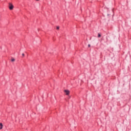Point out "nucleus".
Masks as SVG:
<instances>
[{
  "instance_id": "nucleus-1",
  "label": "nucleus",
  "mask_w": 131,
  "mask_h": 131,
  "mask_svg": "<svg viewBox=\"0 0 131 131\" xmlns=\"http://www.w3.org/2000/svg\"><path fill=\"white\" fill-rule=\"evenodd\" d=\"M9 8L10 10H13V9L14 8V6H13V5L12 4L10 3Z\"/></svg>"
},
{
  "instance_id": "nucleus-2",
  "label": "nucleus",
  "mask_w": 131,
  "mask_h": 131,
  "mask_svg": "<svg viewBox=\"0 0 131 131\" xmlns=\"http://www.w3.org/2000/svg\"><path fill=\"white\" fill-rule=\"evenodd\" d=\"M64 93H66L67 96H68L69 94H70V91H69V90H64Z\"/></svg>"
},
{
  "instance_id": "nucleus-3",
  "label": "nucleus",
  "mask_w": 131,
  "mask_h": 131,
  "mask_svg": "<svg viewBox=\"0 0 131 131\" xmlns=\"http://www.w3.org/2000/svg\"><path fill=\"white\" fill-rule=\"evenodd\" d=\"M0 129H3V123H0Z\"/></svg>"
},
{
  "instance_id": "nucleus-4",
  "label": "nucleus",
  "mask_w": 131,
  "mask_h": 131,
  "mask_svg": "<svg viewBox=\"0 0 131 131\" xmlns=\"http://www.w3.org/2000/svg\"><path fill=\"white\" fill-rule=\"evenodd\" d=\"M11 62H15V58H12Z\"/></svg>"
},
{
  "instance_id": "nucleus-5",
  "label": "nucleus",
  "mask_w": 131,
  "mask_h": 131,
  "mask_svg": "<svg viewBox=\"0 0 131 131\" xmlns=\"http://www.w3.org/2000/svg\"><path fill=\"white\" fill-rule=\"evenodd\" d=\"M59 29H60V27H56V29H57V30H59Z\"/></svg>"
},
{
  "instance_id": "nucleus-6",
  "label": "nucleus",
  "mask_w": 131,
  "mask_h": 131,
  "mask_svg": "<svg viewBox=\"0 0 131 131\" xmlns=\"http://www.w3.org/2000/svg\"><path fill=\"white\" fill-rule=\"evenodd\" d=\"M98 37H101V34H98Z\"/></svg>"
},
{
  "instance_id": "nucleus-7",
  "label": "nucleus",
  "mask_w": 131,
  "mask_h": 131,
  "mask_svg": "<svg viewBox=\"0 0 131 131\" xmlns=\"http://www.w3.org/2000/svg\"><path fill=\"white\" fill-rule=\"evenodd\" d=\"M22 56H23V57H24V56H25V54H24V53H23Z\"/></svg>"
},
{
  "instance_id": "nucleus-8",
  "label": "nucleus",
  "mask_w": 131,
  "mask_h": 131,
  "mask_svg": "<svg viewBox=\"0 0 131 131\" xmlns=\"http://www.w3.org/2000/svg\"><path fill=\"white\" fill-rule=\"evenodd\" d=\"M88 47H89V48H90V47H91V45L89 44V45H88Z\"/></svg>"
},
{
  "instance_id": "nucleus-9",
  "label": "nucleus",
  "mask_w": 131,
  "mask_h": 131,
  "mask_svg": "<svg viewBox=\"0 0 131 131\" xmlns=\"http://www.w3.org/2000/svg\"><path fill=\"white\" fill-rule=\"evenodd\" d=\"M36 1H39V0H36Z\"/></svg>"
}]
</instances>
